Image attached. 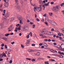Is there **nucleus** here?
<instances>
[{
    "label": "nucleus",
    "instance_id": "nucleus-5",
    "mask_svg": "<svg viewBox=\"0 0 64 64\" xmlns=\"http://www.w3.org/2000/svg\"><path fill=\"white\" fill-rule=\"evenodd\" d=\"M49 22L50 23L52 24V25H54V26L56 25V23L54 21L52 20H49Z\"/></svg>",
    "mask_w": 64,
    "mask_h": 64
},
{
    "label": "nucleus",
    "instance_id": "nucleus-20",
    "mask_svg": "<svg viewBox=\"0 0 64 64\" xmlns=\"http://www.w3.org/2000/svg\"><path fill=\"white\" fill-rule=\"evenodd\" d=\"M30 36L31 37H32V32H30V34H28V35L29 36L30 35Z\"/></svg>",
    "mask_w": 64,
    "mask_h": 64
},
{
    "label": "nucleus",
    "instance_id": "nucleus-26",
    "mask_svg": "<svg viewBox=\"0 0 64 64\" xmlns=\"http://www.w3.org/2000/svg\"><path fill=\"white\" fill-rule=\"evenodd\" d=\"M49 14L50 16H52L53 14L52 12H49Z\"/></svg>",
    "mask_w": 64,
    "mask_h": 64
},
{
    "label": "nucleus",
    "instance_id": "nucleus-63",
    "mask_svg": "<svg viewBox=\"0 0 64 64\" xmlns=\"http://www.w3.org/2000/svg\"><path fill=\"white\" fill-rule=\"evenodd\" d=\"M19 35L20 36H21V35H22V34H21V33H20L19 34Z\"/></svg>",
    "mask_w": 64,
    "mask_h": 64
},
{
    "label": "nucleus",
    "instance_id": "nucleus-11",
    "mask_svg": "<svg viewBox=\"0 0 64 64\" xmlns=\"http://www.w3.org/2000/svg\"><path fill=\"white\" fill-rule=\"evenodd\" d=\"M30 42V40H28L26 43V45H27V44H29V42Z\"/></svg>",
    "mask_w": 64,
    "mask_h": 64
},
{
    "label": "nucleus",
    "instance_id": "nucleus-15",
    "mask_svg": "<svg viewBox=\"0 0 64 64\" xmlns=\"http://www.w3.org/2000/svg\"><path fill=\"white\" fill-rule=\"evenodd\" d=\"M46 21H49V19L48 17H46Z\"/></svg>",
    "mask_w": 64,
    "mask_h": 64
},
{
    "label": "nucleus",
    "instance_id": "nucleus-40",
    "mask_svg": "<svg viewBox=\"0 0 64 64\" xmlns=\"http://www.w3.org/2000/svg\"><path fill=\"white\" fill-rule=\"evenodd\" d=\"M3 55H2V54H0V57H3Z\"/></svg>",
    "mask_w": 64,
    "mask_h": 64
},
{
    "label": "nucleus",
    "instance_id": "nucleus-42",
    "mask_svg": "<svg viewBox=\"0 0 64 64\" xmlns=\"http://www.w3.org/2000/svg\"><path fill=\"white\" fill-rule=\"evenodd\" d=\"M14 43H15V42H11V44H12V45H13V44H14Z\"/></svg>",
    "mask_w": 64,
    "mask_h": 64
},
{
    "label": "nucleus",
    "instance_id": "nucleus-31",
    "mask_svg": "<svg viewBox=\"0 0 64 64\" xmlns=\"http://www.w3.org/2000/svg\"><path fill=\"white\" fill-rule=\"evenodd\" d=\"M36 60H35V59H32V62H34V61H36Z\"/></svg>",
    "mask_w": 64,
    "mask_h": 64
},
{
    "label": "nucleus",
    "instance_id": "nucleus-52",
    "mask_svg": "<svg viewBox=\"0 0 64 64\" xmlns=\"http://www.w3.org/2000/svg\"><path fill=\"white\" fill-rule=\"evenodd\" d=\"M64 3H63L61 4L60 6H63V5H64Z\"/></svg>",
    "mask_w": 64,
    "mask_h": 64
},
{
    "label": "nucleus",
    "instance_id": "nucleus-32",
    "mask_svg": "<svg viewBox=\"0 0 64 64\" xmlns=\"http://www.w3.org/2000/svg\"><path fill=\"white\" fill-rule=\"evenodd\" d=\"M42 7L44 8V10H45V5H44L42 6Z\"/></svg>",
    "mask_w": 64,
    "mask_h": 64
},
{
    "label": "nucleus",
    "instance_id": "nucleus-46",
    "mask_svg": "<svg viewBox=\"0 0 64 64\" xmlns=\"http://www.w3.org/2000/svg\"><path fill=\"white\" fill-rule=\"evenodd\" d=\"M30 24H31L32 25H33V24H34V23H33L32 22H30Z\"/></svg>",
    "mask_w": 64,
    "mask_h": 64
},
{
    "label": "nucleus",
    "instance_id": "nucleus-38",
    "mask_svg": "<svg viewBox=\"0 0 64 64\" xmlns=\"http://www.w3.org/2000/svg\"><path fill=\"white\" fill-rule=\"evenodd\" d=\"M32 46H35V44H32Z\"/></svg>",
    "mask_w": 64,
    "mask_h": 64
},
{
    "label": "nucleus",
    "instance_id": "nucleus-22",
    "mask_svg": "<svg viewBox=\"0 0 64 64\" xmlns=\"http://www.w3.org/2000/svg\"><path fill=\"white\" fill-rule=\"evenodd\" d=\"M2 55L4 57H6V56L4 52H3L2 53Z\"/></svg>",
    "mask_w": 64,
    "mask_h": 64
},
{
    "label": "nucleus",
    "instance_id": "nucleus-50",
    "mask_svg": "<svg viewBox=\"0 0 64 64\" xmlns=\"http://www.w3.org/2000/svg\"><path fill=\"white\" fill-rule=\"evenodd\" d=\"M36 20L37 21H40V20L38 18H36Z\"/></svg>",
    "mask_w": 64,
    "mask_h": 64
},
{
    "label": "nucleus",
    "instance_id": "nucleus-1",
    "mask_svg": "<svg viewBox=\"0 0 64 64\" xmlns=\"http://www.w3.org/2000/svg\"><path fill=\"white\" fill-rule=\"evenodd\" d=\"M41 6H42V5H40V7H38L36 8V7H34V11L36 12V10L38 12L41 11L42 10V7H41Z\"/></svg>",
    "mask_w": 64,
    "mask_h": 64
},
{
    "label": "nucleus",
    "instance_id": "nucleus-21",
    "mask_svg": "<svg viewBox=\"0 0 64 64\" xmlns=\"http://www.w3.org/2000/svg\"><path fill=\"white\" fill-rule=\"evenodd\" d=\"M10 35V34H5V36H6V37H7V36H8L9 35Z\"/></svg>",
    "mask_w": 64,
    "mask_h": 64
},
{
    "label": "nucleus",
    "instance_id": "nucleus-41",
    "mask_svg": "<svg viewBox=\"0 0 64 64\" xmlns=\"http://www.w3.org/2000/svg\"><path fill=\"white\" fill-rule=\"evenodd\" d=\"M45 63H46V64H49L48 63V62H45Z\"/></svg>",
    "mask_w": 64,
    "mask_h": 64
},
{
    "label": "nucleus",
    "instance_id": "nucleus-51",
    "mask_svg": "<svg viewBox=\"0 0 64 64\" xmlns=\"http://www.w3.org/2000/svg\"><path fill=\"white\" fill-rule=\"evenodd\" d=\"M2 47H3L4 46V44H2L1 45Z\"/></svg>",
    "mask_w": 64,
    "mask_h": 64
},
{
    "label": "nucleus",
    "instance_id": "nucleus-13",
    "mask_svg": "<svg viewBox=\"0 0 64 64\" xmlns=\"http://www.w3.org/2000/svg\"><path fill=\"white\" fill-rule=\"evenodd\" d=\"M58 53L59 54H61L62 55H64V53L63 52H58Z\"/></svg>",
    "mask_w": 64,
    "mask_h": 64
},
{
    "label": "nucleus",
    "instance_id": "nucleus-44",
    "mask_svg": "<svg viewBox=\"0 0 64 64\" xmlns=\"http://www.w3.org/2000/svg\"><path fill=\"white\" fill-rule=\"evenodd\" d=\"M19 25H20V24H18L16 25V27H18V26H19Z\"/></svg>",
    "mask_w": 64,
    "mask_h": 64
},
{
    "label": "nucleus",
    "instance_id": "nucleus-36",
    "mask_svg": "<svg viewBox=\"0 0 64 64\" xmlns=\"http://www.w3.org/2000/svg\"><path fill=\"white\" fill-rule=\"evenodd\" d=\"M45 24H46V25H47V26H48V23H47V22H45Z\"/></svg>",
    "mask_w": 64,
    "mask_h": 64
},
{
    "label": "nucleus",
    "instance_id": "nucleus-49",
    "mask_svg": "<svg viewBox=\"0 0 64 64\" xmlns=\"http://www.w3.org/2000/svg\"><path fill=\"white\" fill-rule=\"evenodd\" d=\"M9 63H12V60H10V62Z\"/></svg>",
    "mask_w": 64,
    "mask_h": 64
},
{
    "label": "nucleus",
    "instance_id": "nucleus-35",
    "mask_svg": "<svg viewBox=\"0 0 64 64\" xmlns=\"http://www.w3.org/2000/svg\"><path fill=\"white\" fill-rule=\"evenodd\" d=\"M51 31H54V29L52 28L51 30Z\"/></svg>",
    "mask_w": 64,
    "mask_h": 64
},
{
    "label": "nucleus",
    "instance_id": "nucleus-25",
    "mask_svg": "<svg viewBox=\"0 0 64 64\" xmlns=\"http://www.w3.org/2000/svg\"><path fill=\"white\" fill-rule=\"evenodd\" d=\"M57 48H60L61 47V46H60V45H58L57 46Z\"/></svg>",
    "mask_w": 64,
    "mask_h": 64
},
{
    "label": "nucleus",
    "instance_id": "nucleus-7",
    "mask_svg": "<svg viewBox=\"0 0 64 64\" xmlns=\"http://www.w3.org/2000/svg\"><path fill=\"white\" fill-rule=\"evenodd\" d=\"M8 2L7 1V2H5L4 3V6L6 7H7L9 5V3H8Z\"/></svg>",
    "mask_w": 64,
    "mask_h": 64
},
{
    "label": "nucleus",
    "instance_id": "nucleus-33",
    "mask_svg": "<svg viewBox=\"0 0 64 64\" xmlns=\"http://www.w3.org/2000/svg\"><path fill=\"white\" fill-rule=\"evenodd\" d=\"M2 39H4V40H6V38L3 37L2 38Z\"/></svg>",
    "mask_w": 64,
    "mask_h": 64
},
{
    "label": "nucleus",
    "instance_id": "nucleus-12",
    "mask_svg": "<svg viewBox=\"0 0 64 64\" xmlns=\"http://www.w3.org/2000/svg\"><path fill=\"white\" fill-rule=\"evenodd\" d=\"M14 20V18H11L10 19V22H13V20Z\"/></svg>",
    "mask_w": 64,
    "mask_h": 64
},
{
    "label": "nucleus",
    "instance_id": "nucleus-54",
    "mask_svg": "<svg viewBox=\"0 0 64 64\" xmlns=\"http://www.w3.org/2000/svg\"><path fill=\"white\" fill-rule=\"evenodd\" d=\"M8 52H11V50L9 49L8 50Z\"/></svg>",
    "mask_w": 64,
    "mask_h": 64
},
{
    "label": "nucleus",
    "instance_id": "nucleus-3",
    "mask_svg": "<svg viewBox=\"0 0 64 64\" xmlns=\"http://www.w3.org/2000/svg\"><path fill=\"white\" fill-rule=\"evenodd\" d=\"M9 16H10V13L9 12H7L4 18V20H6L7 19L6 18L9 17Z\"/></svg>",
    "mask_w": 64,
    "mask_h": 64
},
{
    "label": "nucleus",
    "instance_id": "nucleus-61",
    "mask_svg": "<svg viewBox=\"0 0 64 64\" xmlns=\"http://www.w3.org/2000/svg\"><path fill=\"white\" fill-rule=\"evenodd\" d=\"M60 50H62V51H64V48L63 49L62 48H60Z\"/></svg>",
    "mask_w": 64,
    "mask_h": 64
},
{
    "label": "nucleus",
    "instance_id": "nucleus-18",
    "mask_svg": "<svg viewBox=\"0 0 64 64\" xmlns=\"http://www.w3.org/2000/svg\"><path fill=\"white\" fill-rule=\"evenodd\" d=\"M50 51L53 53H55V50H54L53 49H51L50 50Z\"/></svg>",
    "mask_w": 64,
    "mask_h": 64
},
{
    "label": "nucleus",
    "instance_id": "nucleus-58",
    "mask_svg": "<svg viewBox=\"0 0 64 64\" xmlns=\"http://www.w3.org/2000/svg\"><path fill=\"white\" fill-rule=\"evenodd\" d=\"M51 4H54V2H50Z\"/></svg>",
    "mask_w": 64,
    "mask_h": 64
},
{
    "label": "nucleus",
    "instance_id": "nucleus-9",
    "mask_svg": "<svg viewBox=\"0 0 64 64\" xmlns=\"http://www.w3.org/2000/svg\"><path fill=\"white\" fill-rule=\"evenodd\" d=\"M22 29L24 31H25L28 29V28L26 26H24L23 27Z\"/></svg>",
    "mask_w": 64,
    "mask_h": 64
},
{
    "label": "nucleus",
    "instance_id": "nucleus-53",
    "mask_svg": "<svg viewBox=\"0 0 64 64\" xmlns=\"http://www.w3.org/2000/svg\"><path fill=\"white\" fill-rule=\"evenodd\" d=\"M21 46L22 47V48H24V46H23V45L22 44L21 45Z\"/></svg>",
    "mask_w": 64,
    "mask_h": 64
},
{
    "label": "nucleus",
    "instance_id": "nucleus-62",
    "mask_svg": "<svg viewBox=\"0 0 64 64\" xmlns=\"http://www.w3.org/2000/svg\"><path fill=\"white\" fill-rule=\"evenodd\" d=\"M58 35H59V36H62L61 34H58Z\"/></svg>",
    "mask_w": 64,
    "mask_h": 64
},
{
    "label": "nucleus",
    "instance_id": "nucleus-2",
    "mask_svg": "<svg viewBox=\"0 0 64 64\" xmlns=\"http://www.w3.org/2000/svg\"><path fill=\"white\" fill-rule=\"evenodd\" d=\"M18 19L20 21V24H23V20L22 18V16L20 15H18L17 16Z\"/></svg>",
    "mask_w": 64,
    "mask_h": 64
},
{
    "label": "nucleus",
    "instance_id": "nucleus-27",
    "mask_svg": "<svg viewBox=\"0 0 64 64\" xmlns=\"http://www.w3.org/2000/svg\"><path fill=\"white\" fill-rule=\"evenodd\" d=\"M50 61H55V60L54 59H50L49 60Z\"/></svg>",
    "mask_w": 64,
    "mask_h": 64
},
{
    "label": "nucleus",
    "instance_id": "nucleus-60",
    "mask_svg": "<svg viewBox=\"0 0 64 64\" xmlns=\"http://www.w3.org/2000/svg\"><path fill=\"white\" fill-rule=\"evenodd\" d=\"M48 42H50V41H51V40H50V39H49L48 40Z\"/></svg>",
    "mask_w": 64,
    "mask_h": 64
},
{
    "label": "nucleus",
    "instance_id": "nucleus-24",
    "mask_svg": "<svg viewBox=\"0 0 64 64\" xmlns=\"http://www.w3.org/2000/svg\"><path fill=\"white\" fill-rule=\"evenodd\" d=\"M32 1V0H31V1H30V4L31 5H32V6H35V4H33L32 3H31V1Z\"/></svg>",
    "mask_w": 64,
    "mask_h": 64
},
{
    "label": "nucleus",
    "instance_id": "nucleus-43",
    "mask_svg": "<svg viewBox=\"0 0 64 64\" xmlns=\"http://www.w3.org/2000/svg\"><path fill=\"white\" fill-rule=\"evenodd\" d=\"M45 5L46 6H48L49 5V4H45Z\"/></svg>",
    "mask_w": 64,
    "mask_h": 64
},
{
    "label": "nucleus",
    "instance_id": "nucleus-10",
    "mask_svg": "<svg viewBox=\"0 0 64 64\" xmlns=\"http://www.w3.org/2000/svg\"><path fill=\"white\" fill-rule=\"evenodd\" d=\"M28 51L30 52H34V50L30 49L28 50Z\"/></svg>",
    "mask_w": 64,
    "mask_h": 64
},
{
    "label": "nucleus",
    "instance_id": "nucleus-45",
    "mask_svg": "<svg viewBox=\"0 0 64 64\" xmlns=\"http://www.w3.org/2000/svg\"><path fill=\"white\" fill-rule=\"evenodd\" d=\"M2 4H0V8H2Z\"/></svg>",
    "mask_w": 64,
    "mask_h": 64
},
{
    "label": "nucleus",
    "instance_id": "nucleus-4",
    "mask_svg": "<svg viewBox=\"0 0 64 64\" xmlns=\"http://www.w3.org/2000/svg\"><path fill=\"white\" fill-rule=\"evenodd\" d=\"M48 33H50V35H53V32H45L44 31H43L42 32V33L43 34H45V35H47L48 34Z\"/></svg>",
    "mask_w": 64,
    "mask_h": 64
},
{
    "label": "nucleus",
    "instance_id": "nucleus-8",
    "mask_svg": "<svg viewBox=\"0 0 64 64\" xmlns=\"http://www.w3.org/2000/svg\"><path fill=\"white\" fill-rule=\"evenodd\" d=\"M14 28V27H13V26H10V27L8 28L9 31H11L12 29Z\"/></svg>",
    "mask_w": 64,
    "mask_h": 64
},
{
    "label": "nucleus",
    "instance_id": "nucleus-59",
    "mask_svg": "<svg viewBox=\"0 0 64 64\" xmlns=\"http://www.w3.org/2000/svg\"><path fill=\"white\" fill-rule=\"evenodd\" d=\"M44 40V41H48V40L47 39H45Z\"/></svg>",
    "mask_w": 64,
    "mask_h": 64
},
{
    "label": "nucleus",
    "instance_id": "nucleus-14",
    "mask_svg": "<svg viewBox=\"0 0 64 64\" xmlns=\"http://www.w3.org/2000/svg\"><path fill=\"white\" fill-rule=\"evenodd\" d=\"M43 45H44V46H46V47H47V46H48L47 44H46V43H44V44Z\"/></svg>",
    "mask_w": 64,
    "mask_h": 64
},
{
    "label": "nucleus",
    "instance_id": "nucleus-37",
    "mask_svg": "<svg viewBox=\"0 0 64 64\" xmlns=\"http://www.w3.org/2000/svg\"><path fill=\"white\" fill-rule=\"evenodd\" d=\"M39 45L40 46H42V45H43V44H42V43H40L39 44Z\"/></svg>",
    "mask_w": 64,
    "mask_h": 64
},
{
    "label": "nucleus",
    "instance_id": "nucleus-19",
    "mask_svg": "<svg viewBox=\"0 0 64 64\" xmlns=\"http://www.w3.org/2000/svg\"><path fill=\"white\" fill-rule=\"evenodd\" d=\"M17 9H18V10L19 11H20L22 10L21 9V8H17Z\"/></svg>",
    "mask_w": 64,
    "mask_h": 64
},
{
    "label": "nucleus",
    "instance_id": "nucleus-28",
    "mask_svg": "<svg viewBox=\"0 0 64 64\" xmlns=\"http://www.w3.org/2000/svg\"><path fill=\"white\" fill-rule=\"evenodd\" d=\"M40 55V52H38L37 53V56H39Z\"/></svg>",
    "mask_w": 64,
    "mask_h": 64
},
{
    "label": "nucleus",
    "instance_id": "nucleus-48",
    "mask_svg": "<svg viewBox=\"0 0 64 64\" xmlns=\"http://www.w3.org/2000/svg\"><path fill=\"white\" fill-rule=\"evenodd\" d=\"M4 2H7V1L8 2V0H4Z\"/></svg>",
    "mask_w": 64,
    "mask_h": 64
},
{
    "label": "nucleus",
    "instance_id": "nucleus-34",
    "mask_svg": "<svg viewBox=\"0 0 64 64\" xmlns=\"http://www.w3.org/2000/svg\"><path fill=\"white\" fill-rule=\"evenodd\" d=\"M3 13L4 14H5V13H6V10H3Z\"/></svg>",
    "mask_w": 64,
    "mask_h": 64
},
{
    "label": "nucleus",
    "instance_id": "nucleus-55",
    "mask_svg": "<svg viewBox=\"0 0 64 64\" xmlns=\"http://www.w3.org/2000/svg\"><path fill=\"white\" fill-rule=\"evenodd\" d=\"M59 39H60V40H62V38L61 37H59Z\"/></svg>",
    "mask_w": 64,
    "mask_h": 64
},
{
    "label": "nucleus",
    "instance_id": "nucleus-16",
    "mask_svg": "<svg viewBox=\"0 0 64 64\" xmlns=\"http://www.w3.org/2000/svg\"><path fill=\"white\" fill-rule=\"evenodd\" d=\"M58 57H59L60 58H63V56L62 55H58Z\"/></svg>",
    "mask_w": 64,
    "mask_h": 64
},
{
    "label": "nucleus",
    "instance_id": "nucleus-64",
    "mask_svg": "<svg viewBox=\"0 0 64 64\" xmlns=\"http://www.w3.org/2000/svg\"><path fill=\"white\" fill-rule=\"evenodd\" d=\"M62 12L63 13V14H64V10L62 11Z\"/></svg>",
    "mask_w": 64,
    "mask_h": 64
},
{
    "label": "nucleus",
    "instance_id": "nucleus-47",
    "mask_svg": "<svg viewBox=\"0 0 64 64\" xmlns=\"http://www.w3.org/2000/svg\"><path fill=\"white\" fill-rule=\"evenodd\" d=\"M46 15H47V14H45L43 15V16H44V17H46Z\"/></svg>",
    "mask_w": 64,
    "mask_h": 64
},
{
    "label": "nucleus",
    "instance_id": "nucleus-39",
    "mask_svg": "<svg viewBox=\"0 0 64 64\" xmlns=\"http://www.w3.org/2000/svg\"><path fill=\"white\" fill-rule=\"evenodd\" d=\"M5 48H6V49H7V46L6 45H5Z\"/></svg>",
    "mask_w": 64,
    "mask_h": 64
},
{
    "label": "nucleus",
    "instance_id": "nucleus-30",
    "mask_svg": "<svg viewBox=\"0 0 64 64\" xmlns=\"http://www.w3.org/2000/svg\"><path fill=\"white\" fill-rule=\"evenodd\" d=\"M35 24L33 25H32V28H35Z\"/></svg>",
    "mask_w": 64,
    "mask_h": 64
},
{
    "label": "nucleus",
    "instance_id": "nucleus-57",
    "mask_svg": "<svg viewBox=\"0 0 64 64\" xmlns=\"http://www.w3.org/2000/svg\"><path fill=\"white\" fill-rule=\"evenodd\" d=\"M0 11H3V9L0 8Z\"/></svg>",
    "mask_w": 64,
    "mask_h": 64
},
{
    "label": "nucleus",
    "instance_id": "nucleus-23",
    "mask_svg": "<svg viewBox=\"0 0 64 64\" xmlns=\"http://www.w3.org/2000/svg\"><path fill=\"white\" fill-rule=\"evenodd\" d=\"M40 36H42V37H42V38H44V37H45L44 36H43V35L42 34H40Z\"/></svg>",
    "mask_w": 64,
    "mask_h": 64
},
{
    "label": "nucleus",
    "instance_id": "nucleus-56",
    "mask_svg": "<svg viewBox=\"0 0 64 64\" xmlns=\"http://www.w3.org/2000/svg\"><path fill=\"white\" fill-rule=\"evenodd\" d=\"M26 59L27 60H31V59L29 58H26Z\"/></svg>",
    "mask_w": 64,
    "mask_h": 64
},
{
    "label": "nucleus",
    "instance_id": "nucleus-17",
    "mask_svg": "<svg viewBox=\"0 0 64 64\" xmlns=\"http://www.w3.org/2000/svg\"><path fill=\"white\" fill-rule=\"evenodd\" d=\"M15 1L16 5H18V0H15Z\"/></svg>",
    "mask_w": 64,
    "mask_h": 64
},
{
    "label": "nucleus",
    "instance_id": "nucleus-29",
    "mask_svg": "<svg viewBox=\"0 0 64 64\" xmlns=\"http://www.w3.org/2000/svg\"><path fill=\"white\" fill-rule=\"evenodd\" d=\"M26 37L27 39H28V38H29V35H27L26 36Z\"/></svg>",
    "mask_w": 64,
    "mask_h": 64
},
{
    "label": "nucleus",
    "instance_id": "nucleus-6",
    "mask_svg": "<svg viewBox=\"0 0 64 64\" xmlns=\"http://www.w3.org/2000/svg\"><path fill=\"white\" fill-rule=\"evenodd\" d=\"M53 9L54 11H58L57 9H59V6H57L56 7H54Z\"/></svg>",
    "mask_w": 64,
    "mask_h": 64
}]
</instances>
